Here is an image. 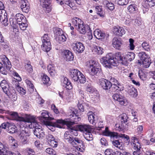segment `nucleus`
I'll return each instance as SVG.
<instances>
[{"label": "nucleus", "instance_id": "1", "mask_svg": "<svg viewBox=\"0 0 155 155\" xmlns=\"http://www.w3.org/2000/svg\"><path fill=\"white\" fill-rule=\"evenodd\" d=\"M10 115L12 118V120L17 121H22L25 122L30 123L31 124H35V126L38 125L39 126L38 123L36 120L35 118L33 116L29 117L27 114H25L26 117L25 118L20 117L18 113L13 112L10 113Z\"/></svg>", "mask_w": 155, "mask_h": 155}, {"label": "nucleus", "instance_id": "2", "mask_svg": "<svg viewBox=\"0 0 155 155\" xmlns=\"http://www.w3.org/2000/svg\"><path fill=\"white\" fill-rule=\"evenodd\" d=\"M86 65L88 69L90 74L92 76L100 73L101 71L100 64L93 60L87 61Z\"/></svg>", "mask_w": 155, "mask_h": 155}, {"label": "nucleus", "instance_id": "3", "mask_svg": "<svg viewBox=\"0 0 155 155\" xmlns=\"http://www.w3.org/2000/svg\"><path fill=\"white\" fill-rule=\"evenodd\" d=\"M135 57V54L133 52H128L127 54L125 55L123 54L120 52H118L116 53V59L117 58L122 64L127 65L128 61H131L133 60Z\"/></svg>", "mask_w": 155, "mask_h": 155}, {"label": "nucleus", "instance_id": "4", "mask_svg": "<svg viewBox=\"0 0 155 155\" xmlns=\"http://www.w3.org/2000/svg\"><path fill=\"white\" fill-rule=\"evenodd\" d=\"M31 127H20V138L21 142L23 144L28 142V137L30 136L29 129L32 128Z\"/></svg>", "mask_w": 155, "mask_h": 155}, {"label": "nucleus", "instance_id": "5", "mask_svg": "<svg viewBox=\"0 0 155 155\" xmlns=\"http://www.w3.org/2000/svg\"><path fill=\"white\" fill-rule=\"evenodd\" d=\"M71 77L75 81H78L80 83L84 84L86 82V79L81 72L77 69H73L70 72Z\"/></svg>", "mask_w": 155, "mask_h": 155}, {"label": "nucleus", "instance_id": "6", "mask_svg": "<svg viewBox=\"0 0 155 155\" xmlns=\"http://www.w3.org/2000/svg\"><path fill=\"white\" fill-rule=\"evenodd\" d=\"M100 62L104 67L109 68H111V65H114V64H116L115 58L111 53H108L105 57H102Z\"/></svg>", "mask_w": 155, "mask_h": 155}, {"label": "nucleus", "instance_id": "7", "mask_svg": "<svg viewBox=\"0 0 155 155\" xmlns=\"http://www.w3.org/2000/svg\"><path fill=\"white\" fill-rule=\"evenodd\" d=\"M39 119L41 123V124L46 126H55L52 124L50 121L54 119L53 118L50 117L48 111L44 110L41 113V116L39 117Z\"/></svg>", "mask_w": 155, "mask_h": 155}, {"label": "nucleus", "instance_id": "8", "mask_svg": "<svg viewBox=\"0 0 155 155\" xmlns=\"http://www.w3.org/2000/svg\"><path fill=\"white\" fill-rule=\"evenodd\" d=\"M77 112H76L75 115H74L73 121H71L68 120L67 119L63 120L62 119H57L56 120V121L54 123L55 125L56 124H59L64 125H66V126H72L75 124H77V121L80 120L81 118L79 117V115L77 114Z\"/></svg>", "mask_w": 155, "mask_h": 155}, {"label": "nucleus", "instance_id": "9", "mask_svg": "<svg viewBox=\"0 0 155 155\" xmlns=\"http://www.w3.org/2000/svg\"><path fill=\"white\" fill-rule=\"evenodd\" d=\"M72 46L73 50L76 53H82L85 49L83 44L79 41H75L73 43Z\"/></svg>", "mask_w": 155, "mask_h": 155}, {"label": "nucleus", "instance_id": "10", "mask_svg": "<svg viewBox=\"0 0 155 155\" xmlns=\"http://www.w3.org/2000/svg\"><path fill=\"white\" fill-rule=\"evenodd\" d=\"M109 137L114 139H118L119 138H121L127 144L129 143L130 141L129 136L125 134H119L117 132H111Z\"/></svg>", "mask_w": 155, "mask_h": 155}, {"label": "nucleus", "instance_id": "11", "mask_svg": "<svg viewBox=\"0 0 155 155\" xmlns=\"http://www.w3.org/2000/svg\"><path fill=\"white\" fill-rule=\"evenodd\" d=\"M112 97L113 99L117 101L121 105L126 106L127 105V102L126 98L120 93H115Z\"/></svg>", "mask_w": 155, "mask_h": 155}, {"label": "nucleus", "instance_id": "12", "mask_svg": "<svg viewBox=\"0 0 155 155\" xmlns=\"http://www.w3.org/2000/svg\"><path fill=\"white\" fill-rule=\"evenodd\" d=\"M99 84L100 86L105 90L110 89L112 85V84L110 81L104 78L100 79Z\"/></svg>", "mask_w": 155, "mask_h": 155}, {"label": "nucleus", "instance_id": "13", "mask_svg": "<svg viewBox=\"0 0 155 155\" xmlns=\"http://www.w3.org/2000/svg\"><path fill=\"white\" fill-rule=\"evenodd\" d=\"M119 118H120V123H117L115 124V126L118 125V126H124L125 125L127 126L130 125L129 124V120H128V117L126 113H123L119 116Z\"/></svg>", "mask_w": 155, "mask_h": 155}, {"label": "nucleus", "instance_id": "14", "mask_svg": "<svg viewBox=\"0 0 155 155\" xmlns=\"http://www.w3.org/2000/svg\"><path fill=\"white\" fill-rule=\"evenodd\" d=\"M70 144L74 147L78 148L79 149L84 147L83 142L79 138L73 137Z\"/></svg>", "mask_w": 155, "mask_h": 155}, {"label": "nucleus", "instance_id": "15", "mask_svg": "<svg viewBox=\"0 0 155 155\" xmlns=\"http://www.w3.org/2000/svg\"><path fill=\"white\" fill-rule=\"evenodd\" d=\"M61 55L64 59L67 61H73L74 56L73 53L70 51L66 50L62 53Z\"/></svg>", "mask_w": 155, "mask_h": 155}, {"label": "nucleus", "instance_id": "16", "mask_svg": "<svg viewBox=\"0 0 155 155\" xmlns=\"http://www.w3.org/2000/svg\"><path fill=\"white\" fill-rule=\"evenodd\" d=\"M87 116L90 123L94 125H95L97 119L95 117V112L90 111L87 112Z\"/></svg>", "mask_w": 155, "mask_h": 155}, {"label": "nucleus", "instance_id": "17", "mask_svg": "<svg viewBox=\"0 0 155 155\" xmlns=\"http://www.w3.org/2000/svg\"><path fill=\"white\" fill-rule=\"evenodd\" d=\"M112 31L114 35L120 37H121L125 33V31L124 28L119 26L114 27Z\"/></svg>", "mask_w": 155, "mask_h": 155}, {"label": "nucleus", "instance_id": "18", "mask_svg": "<svg viewBox=\"0 0 155 155\" xmlns=\"http://www.w3.org/2000/svg\"><path fill=\"white\" fill-rule=\"evenodd\" d=\"M131 144L133 147L136 151L140 150L141 146L137 139L136 137H132Z\"/></svg>", "mask_w": 155, "mask_h": 155}, {"label": "nucleus", "instance_id": "19", "mask_svg": "<svg viewBox=\"0 0 155 155\" xmlns=\"http://www.w3.org/2000/svg\"><path fill=\"white\" fill-rule=\"evenodd\" d=\"M122 44L121 41L117 38L115 37L112 40V45L116 49L120 50Z\"/></svg>", "mask_w": 155, "mask_h": 155}, {"label": "nucleus", "instance_id": "20", "mask_svg": "<svg viewBox=\"0 0 155 155\" xmlns=\"http://www.w3.org/2000/svg\"><path fill=\"white\" fill-rule=\"evenodd\" d=\"M21 8L22 11L27 13L29 10L30 7L28 5L27 0H21Z\"/></svg>", "mask_w": 155, "mask_h": 155}, {"label": "nucleus", "instance_id": "21", "mask_svg": "<svg viewBox=\"0 0 155 155\" xmlns=\"http://www.w3.org/2000/svg\"><path fill=\"white\" fill-rule=\"evenodd\" d=\"M127 92L130 96L136 97L138 95L137 89L133 86H129L128 88Z\"/></svg>", "mask_w": 155, "mask_h": 155}, {"label": "nucleus", "instance_id": "22", "mask_svg": "<svg viewBox=\"0 0 155 155\" xmlns=\"http://www.w3.org/2000/svg\"><path fill=\"white\" fill-rule=\"evenodd\" d=\"M94 35L96 38L99 40L104 39L105 36V34L99 29H96L94 31Z\"/></svg>", "mask_w": 155, "mask_h": 155}, {"label": "nucleus", "instance_id": "23", "mask_svg": "<svg viewBox=\"0 0 155 155\" xmlns=\"http://www.w3.org/2000/svg\"><path fill=\"white\" fill-rule=\"evenodd\" d=\"M79 127V131L83 133L84 134H90L94 131L91 127Z\"/></svg>", "mask_w": 155, "mask_h": 155}, {"label": "nucleus", "instance_id": "24", "mask_svg": "<svg viewBox=\"0 0 155 155\" xmlns=\"http://www.w3.org/2000/svg\"><path fill=\"white\" fill-rule=\"evenodd\" d=\"M90 28L88 26L85 25L84 23V24H81L78 27L77 29L81 34H85L87 31V30Z\"/></svg>", "mask_w": 155, "mask_h": 155}, {"label": "nucleus", "instance_id": "25", "mask_svg": "<svg viewBox=\"0 0 155 155\" xmlns=\"http://www.w3.org/2000/svg\"><path fill=\"white\" fill-rule=\"evenodd\" d=\"M2 127L4 129H6L7 132L10 133H14L15 132H20L19 127L18 130L17 127Z\"/></svg>", "mask_w": 155, "mask_h": 155}, {"label": "nucleus", "instance_id": "26", "mask_svg": "<svg viewBox=\"0 0 155 155\" xmlns=\"http://www.w3.org/2000/svg\"><path fill=\"white\" fill-rule=\"evenodd\" d=\"M12 67V65L8 64L7 65H3L0 68V72L4 75H6L8 71H9Z\"/></svg>", "mask_w": 155, "mask_h": 155}, {"label": "nucleus", "instance_id": "27", "mask_svg": "<svg viewBox=\"0 0 155 155\" xmlns=\"http://www.w3.org/2000/svg\"><path fill=\"white\" fill-rule=\"evenodd\" d=\"M128 11L130 13L134 14L136 13L138 11L137 5L135 4H131L127 7Z\"/></svg>", "mask_w": 155, "mask_h": 155}, {"label": "nucleus", "instance_id": "28", "mask_svg": "<svg viewBox=\"0 0 155 155\" xmlns=\"http://www.w3.org/2000/svg\"><path fill=\"white\" fill-rule=\"evenodd\" d=\"M47 69L48 72L51 77H54L57 75V72L53 65L49 64L48 66Z\"/></svg>", "mask_w": 155, "mask_h": 155}, {"label": "nucleus", "instance_id": "29", "mask_svg": "<svg viewBox=\"0 0 155 155\" xmlns=\"http://www.w3.org/2000/svg\"><path fill=\"white\" fill-rule=\"evenodd\" d=\"M7 96L13 101H16L17 99V95L15 91L13 89L10 90L9 93Z\"/></svg>", "mask_w": 155, "mask_h": 155}, {"label": "nucleus", "instance_id": "30", "mask_svg": "<svg viewBox=\"0 0 155 155\" xmlns=\"http://www.w3.org/2000/svg\"><path fill=\"white\" fill-rule=\"evenodd\" d=\"M15 18L18 24L21 22H25L26 20V18L22 14L20 13H18L16 14L15 17Z\"/></svg>", "mask_w": 155, "mask_h": 155}, {"label": "nucleus", "instance_id": "31", "mask_svg": "<svg viewBox=\"0 0 155 155\" xmlns=\"http://www.w3.org/2000/svg\"><path fill=\"white\" fill-rule=\"evenodd\" d=\"M41 80L43 83L47 86H49L51 84L50 78L46 74H43L41 76Z\"/></svg>", "mask_w": 155, "mask_h": 155}, {"label": "nucleus", "instance_id": "32", "mask_svg": "<svg viewBox=\"0 0 155 155\" xmlns=\"http://www.w3.org/2000/svg\"><path fill=\"white\" fill-rule=\"evenodd\" d=\"M84 24V22L80 18L74 17L72 19V24L77 28L81 24Z\"/></svg>", "mask_w": 155, "mask_h": 155}, {"label": "nucleus", "instance_id": "33", "mask_svg": "<svg viewBox=\"0 0 155 155\" xmlns=\"http://www.w3.org/2000/svg\"><path fill=\"white\" fill-rule=\"evenodd\" d=\"M4 15L0 16V21L3 25L5 26H6L8 24L7 14L5 11H4Z\"/></svg>", "mask_w": 155, "mask_h": 155}, {"label": "nucleus", "instance_id": "34", "mask_svg": "<svg viewBox=\"0 0 155 155\" xmlns=\"http://www.w3.org/2000/svg\"><path fill=\"white\" fill-rule=\"evenodd\" d=\"M92 52L98 55L102 54L103 53V49L101 48L95 46L92 48Z\"/></svg>", "mask_w": 155, "mask_h": 155}, {"label": "nucleus", "instance_id": "35", "mask_svg": "<svg viewBox=\"0 0 155 155\" xmlns=\"http://www.w3.org/2000/svg\"><path fill=\"white\" fill-rule=\"evenodd\" d=\"M67 128L71 133H72L75 136L78 135V131H79V127H67Z\"/></svg>", "mask_w": 155, "mask_h": 155}, {"label": "nucleus", "instance_id": "36", "mask_svg": "<svg viewBox=\"0 0 155 155\" xmlns=\"http://www.w3.org/2000/svg\"><path fill=\"white\" fill-rule=\"evenodd\" d=\"M103 4L107 8V9L110 11L113 10L115 8L114 4L109 1L105 0L103 2Z\"/></svg>", "mask_w": 155, "mask_h": 155}, {"label": "nucleus", "instance_id": "37", "mask_svg": "<svg viewBox=\"0 0 155 155\" xmlns=\"http://www.w3.org/2000/svg\"><path fill=\"white\" fill-rule=\"evenodd\" d=\"M73 137H72L69 131H66L64 134V139L65 141H67L70 144L71 140H73Z\"/></svg>", "mask_w": 155, "mask_h": 155}, {"label": "nucleus", "instance_id": "38", "mask_svg": "<svg viewBox=\"0 0 155 155\" xmlns=\"http://www.w3.org/2000/svg\"><path fill=\"white\" fill-rule=\"evenodd\" d=\"M0 60L2 62L3 65H7L9 64L11 65V63L8 58L5 55H2L0 56Z\"/></svg>", "mask_w": 155, "mask_h": 155}, {"label": "nucleus", "instance_id": "39", "mask_svg": "<svg viewBox=\"0 0 155 155\" xmlns=\"http://www.w3.org/2000/svg\"><path fill=\"white\" fill-rule=\"evenodd\" d=\"M105 155H121L122 154L119 151H117L114 152L112 149H106L104 152Z\"/></svg>", "mask_w": 155, "mask_h": 155}, {"label": "nucleus", "instance_id": "40", "mask_svg": "<svg viewBox=\"0 0 155 155\" xmlns=\"http://www.w3.org/2000/svg\"><path fill=\"white\" fill-rule=\"evenodd\" d=\"M42 48L43 51L46 52H48L51 49V43L48 44V43L42 42Z\"/></svg>", "mask_w": 155, "mask_h": 155}, {"label": "nucleus", "instance_id": "41", "mask_svg": "<svg viewBox=\"0 0 155 155\" xmlns=\"http://www.w3.org/2000/svg\"><path fill=\"white\" fill-rule=\"evenodd\" d=\"M117 84H112L113 88H114L116 91H121L123 90L124 87L123 85L119 82Z\"/></svg>", "mask_w": 155, "mask_h": 155}, {"label": "nucleus", "instance_id": "42", "mask_svg": "<svg viewBox=\"0 0 155 155\" xmlns=\"http://www.w3.org/2000/svg\"><path fill=\"white\" fill-rule=\"evenodd\" d=\"M155 5V2L153 0H151L147 4H143V6L146 10H148L149 7H152Z\"/></svg>", "mask_w": 155, "mask_h": 155}, {"label": "nucleus", "instance_id": "43", "mask_svg": "<svg viewBox=\"0 0 155 155\" xmlns=\"http://www.w3.org/2000/svg\"><path fill=\"white\" fill-rule=\"evenodd\" d=\"M138 56L142 61L149 58L148 55L144 52H140L138 53Z\"/></svg>", "mask_w": 155, "mask_h": 155}, {"label": "nucleus", "instance_id": "44", "mask_svg": "<svg viewBox=\"0 0 155 155\" xmlns=\"http://www.w3.org/2000/svg\"><path fill=\"white\" fill-rule=\"evenodd\" d=\"M49 2L48 3H41L42 4L43 7L45 8L46 11L47 13H49L51 11L52 8L50 6V4H49Z\"/></svg>", "mask_w": 155, "mask_h": 155}, {"label": "nucleus", "instance_id": "45", "mask_svg": "<svg viewBox=\"0 0 155 155\" xmlns=\"http://www.w3.org/2000/svg\"><path fill=\"white\" fill-rule=\"evenodd\" d=\"M35 127V129L34 130V133L35 135L37 137L38 136L41 134V131L42 130V127Z\"/></svg>", "mask_w": 155, "mask_h": 155}, {"label": "nucleus", "instance_id": "46", "mask_svg": "<svg viewBox=\"0 0 155 155\" xmlns=\"http://www.w3.org/2000/svg\"><path fill=\"white\" fill-rule=\"evenodd\" d=\"M41 40L42 42L48 43V44L50 42V37L47 34H45L43 36L41 37Z\"/></svg>", "mask_w": 155, "mask_h": 155}, {"label": "nucleus", "instance_id": "47", "mask_svg": "<svg viewBox=\"0 0 155 155\" xmlns=\"http://www.w3.org/2000/svg\"><path fill=\"white\" fill-rule=\"evenodd\" d=\"M95 10L97 14L100 17L103 16V11L101 6H97L95 7Z\"/></svg>", "mask_w": 155, "mask_h": 155}, {"label": "nucleus", "instance_id": "48", "mask_svg": "<svg viewBox=\"0 0 155 155\" xmlns=\"http://www.w3.org/2000/svg\"><path fill=\"white\" fill-rule=\"evenodd\" d=\"M142 47L146 51H148L150 50V46L149 43L146 41H144L143 43Z\"/></svg>", "mask_w": 155, "mask_h": 155}, {"label": "nucleus", "instance_id": "49", "mask_svg": "<svg viewBox=\"0 0 155 155\" xmlns=\"http://www.w3.org/2000/svg\"><path fill=\"white\" fill-rule=\"evenodd\" d=\"M27 20L25 22H21L18 24L19 25L20 29L22 30H25L26 29V28L28 27V25L27 23Z\"/></svg>", "mask_w": 155, "mask_h": 155}, {"label": "nucleus", "instance_id": "50", "mask_svg": "<svg viewBox=\"0 0 155 155\" xmlns=\"http://www.w3.org/2000/svg\"><path fill=\"white\" fill-rule=\"evenodd\" d=\"M118 5H125L128 3V0H115Z\"/></svg>", "mask_w": 155, "mask_h": 155}, {"label": "nucleus", "instance_id": "51", "mask_svg": "<svg viewBox=\"0 0 155 155\" xmlns=\"http://www.w3.org/2000/svg\"><path fill=\"white\" fill-rule=\"evenodd\" d=\"M45 152L50 155H56V152L52 148H48L45 150Z\"/></svg>", "mask_w": 155, "mask_h": 155}, {"label": "nucleus", "instance_id": "52", "mask_svg": "<svg viewBox=\"0 0 155 155\" xmlns=\"http://www.w3.org/2000/svg\"><path fill=\"white\" fill-rule=\"evenodd\" d=\"M149 59L147 58V59L142 61V64L143 67L147 68L149 67L150 63L149 61Z\"/></svg>", "mask_w": 155, "mask_h": 155}, {"label": "nucleus", "instance_id": "53", "mask_svg": "<svg viewBox=\"0 0 155 155\" xmlns=\"http://www.w3.org/2000/svg\"><path fill=\"white\" fill-rule=\"evenodd\" d=\"M91 133H91L90 134H84L83 135L84 138L89 141L92 140L93 138Z\"/></svg>", "mask_w": 155, "mask_h": 155}, {"label": "nucleus", "instance_id": "54", "mask_svg": "<svg viewBox=\"0 0 155 155\" xmlns=\"http://www.w3.org/2000/svg\"><path fill=\"white\" fill-rule=\"evenodd\" d=\"M49 145L53 147H56L58 145L57 140L55 139L48 143Z\"/></svg>", "mask_w": 155, "mask_h": 155}, {"label": "nucleus", "instance_id": "55", "mask_svg": "<svg viewBox=\"0 0 155 155\" xmlns=\"http://www.w3.org/2000/svg\"><path fill=\"white\" fill-rule=\"evenodd\" d=\"M111 132L109 130L108 127H106L105 130L102 132V134L104 136L109 137Z\"/></svg>", "mask_w": 155, "mask_h": 155}, {"label": "nucleus", "instance_id": "56", "mask_svg": "<svg viewBox=\"0 0 155 155\" xmlns=\"http://www.w3.org/2000/svg\"><path fill=\"white\" fill-rule=\"evenodd\" d=\"M112 143L115 147L120 149V148L121 144L118 140H114L112 141Z\"/></svg>", "mask_w": 155, "mask_h": 155}, {"label": "nucleus", "instance_id": "57", "mask_svg": "<svg viewBox=\"0 0 155 155\" xmlns=\"http://www.w3.org/2000/svg\"><path fill=\"white\" fill-rule=\"evenodd\" d=\"M9 85L8 81L5 79L2 80L0 82V86L2 88H4L5 87L8 86Z\"/></svg>", "mask_w": 155, "mask_h": 155}, {"label": "nucleus", "instance_id": "58", "mask_svg": "<svg viewBox=\"0 0 155 155\" xmlns=\"http://www.w3.org/2000/svg\"><path fill=\"white\" fill-rule=\"evenodd\" d=\"M86 91L90 93H92L94 91V89L91 84H88L86 88Z\"/></svg>", "mask_w": 155, "mask_h": 155}, {"label": "nucleus", "instance_id": "59", "mask_svg": "<svg viewBox=\"0 0 155 155\" xmlns=\"http://www.w3.org/2000/svg\"><path fill=\"white\" fill-rule=\"evenodd\" d=\"M13 75L14 76V79L18 81H21V78L19 76L18 74L15 71H14L13 73Z\"/></svg>", "mask_w": 155, "mask_h": 155}, {"label": "nucleus", "instance_id": "60", "mask_svg": "<svg viewBox=\"0 0 155 155\" xmlns=\"http://www.w3.org/2000/svg\"><path fill=\"white\" fill-rule=\"evenodd\" d=\"M129 41L130 42L129 47L130 50H134L135 46L134 44V40L132 38H130L129 39Z\"/></svg>", "mask_w": 155, "mask_h": 155}, {"label": "nucleus", "instance_id": "61", "mask_svg": "<svg viewBox=\"0 0 155 155\" xmlns=\"http://www.w3.org/2000/svg\"><path fill=\"white\" fill-rule=\"evenodd\" d=\"M25 82L29 87L32 89H33L34 87V85L32 82L28 79L25 80Z\"/></svg>", "mask_w": 155, "mask_h": 155}, {"label": "nucleus", "instance_id": "62", "mask_svg": "<svg viewBox=\"0 0 155 155\" xmlns=\"http://www.w3.org/2000/svg\"><path fill=\"white\" fill-rule=\"evenodd\" d=\"M46 138L48 143L56 139L53 135L49 134L47 136Z\"/></svg>", "mask_w": 155, "mask_h": 155}, {"label": "nucleus", "instance_id": "63", "mask_svg": "<svg viewBox=\"0 0 155 155\" xmlns=\"http://www.w3.org/2000/svg\"><path fill=\"white\" fill-rule=\"evenodd\" d=\"M51 109L56 114L59 113V111L58 108H57L55 105L54 104L51 105Z\"/></svg>", "mask_w": 155, "mask_h": 155}, {"label": "nucleus", "instance_id": "64", "mask_svg": "<svg viewBox=\"0 0 155 155\" xmlns=\"http://www.w3.org/2000/svg\"><path fill=\"white\" fill-rule=\"evenodd\" d=\"M6 155H21L18 151H15L12 152L10 151H8L7 152Z\"/></svg>", "mask_w": 155, "mask_h": 155}]
</instances>
